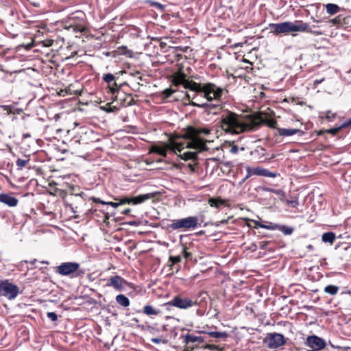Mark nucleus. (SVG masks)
Masks as SVG:
<instances>
[{
	"instance_id": "de8ad7c7",
	"label": "nucleus",
	"mask_w": 351,
	"mask_h": 351,
	"mask_svg": "<svg viewBox=\"0 0 351 351\" xmlns=\"http://www.w3.org/2000/svg\"><path fill=\"white\" fill-rule=\"evenodd\" d=\"M341 126L343 129L345 128H351V117L345 121L342 124Z\"/></svg>"
},
{
	"instance_id": "a211bd4d",
	"label": "nucleus",
	"mask_w": 351,
	"mask_h": 351,
	"mask_svg": "<svg viewBox=\"0 0 351 351\" xmlns=\"http://www.w3.org/2000/svg\"><path fill=\"white\" fill-rule=\"evenodd\" d=\"M178 144L182 145V148L180 147L179 149H180V152H178V156L182 160H184L185 161L187 160H191V161H197L198 159V152H190V151H186L183 152L184 149H186L185 143H178Z\"/></svg>"
},
{
	"instance_id": "39448f33",
	"label": "nucleus",
	"mask_w": 351,
	"mask_h": 351,
	"mask_svg": "<svg viewBox=\"0 0 351 351\" xmlns=\"http://www.w3.org/2000/svg\"><path fill=\"white\" fill-rule=\"evenodd\" d=\"M157 195L158 193L155 192L139 195L136 197L122 196L120 197L114 198V202H105L95 197H92L89 198V199H91L95 203H99L103 205H109L112 208H118L119 206L124 204H139L149 199L155 198Z\"/></svg>"
},
{
	"instance_id": "13d9d810",
	"label": "nucleus",
	"mask_w": 351,
	"mask_h": 351,
	"mask_svg": "<svg viewBox=\"0 0 351 351\" xmlns=\"http://www.w3.org/2000/svg\"><path fill=\"white\" fill-rule=\"evenodd\" d=\"M185 98H186V99H187V100H188L189 104L190 102H191V101H193V100H191V96H190V95H189V94H188L187 93H186V94H185Z\"/></svg>"
},
{
	"instance_id": "6ab92c4d",
	"label": "nucleus",
	"mask_w": 351,
	"mask_h": 351,
	"mask_svg": "<svg viewBox=\"0 0 351 351\" xmlns=\"http://www.w3.org/2000/svg\"><path fill=\"white\" fill-rule=\"evenodd\" d=\"M210 130L208 128H197L191 125L186 127V133L184 135V138H193L195 136H199L201 134H209Z\"/></svg>"
},
{
	"instance_id": "20e7f679",
	"label": "nucleus",
	"mask_w": 351,
	"mask_h": 351,
	"mask_svg": "<svg viewBox=\"0 0 351 351\" xmlns=\"http://www.w3.org/2000/svg\"><path fill=\"white\" fill-rule=\"evenodd\" d=\"M269 28L270 32L275 35H287L293 32H307L317 36L322 34L321 32L313 30L308 23H304L302 21H295L294 23L285 21L279 23H269Z\"/></svg>"
},
{
	"instance_id": "603ef678",
	"label": "nucleus",
	"mask_w": 351,
	"mask_h": 351,
	"mask_svg": "<svg viewBox=\"0 0 351 351\" xmlns=\"http://www.w3.org/2000/svg\"><path fill=\"white\" fill-rule=\"evenodd\" d=\"M263 176L269 177V178H274L276 177V173H274L269 170L267 169V172L263 173Z\"/></svg>"
},
{
	"instance_id": "ddd939ff",
	"label": "nucleus",
	"mask_w": 351,
	"mask_h": 351,
	"mask_svg": "<svg viewBox=\"0 0 351 351\" xmlns=\"http://www.w3.org/2000/svg\"><path fill=\"white\" fill-rule=\"evenodd\" d=\"M169 306L180 309H186L197 304V300H193L181 295H176L167 303Z\"/></svg>"
},
{
	"instance_id": "680f3d73",
	"label": "nucleus",
	"mask_w": 351,
	"mask_h": 351,
	"mask_svg": "<svg viewBox=\"0 0 351 351\" xmlns=\"http://www.w3.org/2000/svg\"><path fill=\"white\" fill-rule=\"evenodd\" d=\"M27 137H30V134H23V138H27Z\"/></svg>"
},
{
	"instance_id": "9b49d317",
	"label": "nucleus",
	"mask_w": 351,
	"mask_h": 351,
	"mask_svg": "<svg viewBox=\"0 0 351 351\" xmlns=\"http://www.w3.org/2000/svg\"><path fill=\"white\" fill-rule=\"evenodd\" d=\"M263 342L269 349H277L286 344L287 339L280 333L270 332L267 334Z\"/></svg>"
},
{
	"instance_id": "1a4fd4ad",
	"label": "nucleus",
	"mask_w": 351,
	"mask_h": 351,
	"mask_svg": "<svg viewBox=\"0 0 351 351\" xmlns=\"http://www.w3.org/2000/svg\"><path fill=\"white\" fill-rule=\"evenodd\" d=\"M199 225L198 218L197 217H188L180 219L173 220L169 225V228L172 230H182L186 231L190 229H194Z\"/></svg>"
},
{
	"instance_id": "864d4df0",
	"label": "nucleus",
	"mask_w": 351,
	"mask_h": 351,
	"mask_svg": "<svg viewBox=\"0 0 351 351\" xmlns=\"http://www.w3.org/2000/svg\"><path fill=\"white\" fill-rule=\"evenodd\" d=\"M130 212H131V209L129 208H127L123 210L122 211H121V213L124 215H130Z\"/></svg>"
},
{
	"instance_id": "3c124183",
	"label": "nucleus",
	"mask_w": 351,
	"mask_h": 351,
	"mask_svg": "<svg viewBox=\"0 0 351 351\" xmlns=\"http://www.w3.org/2000/svg\"><path fill=\"white\" fill-rule=\"evenodd\" d=\"M269 243V241H261L259 243V247L261 249L265 250Z\"/></svg>"
},
{
	"instance_id": "c756f323",
	"label": "nucleus",
	"mask_w": 351,
	"mask_h": 351,
	"mask_svg": "<svg viewBox=\"0 0 351 351\" xmlns=\"http://www.w3.org/2000/svg\"><path fill=\"white\" fill-rule=\"evenodd\" d=\"M336 112L332 110H327L325 112H320L319 117L322 120H326L328 122H332L337 117Z\"/></svg>"
},
{
	"instance_id": "e433bc0d",
	"label": "nucleus",
	"mask_w": 351,
	"mask_h": 351,
	"mask_svg": "<svg viewBox=\"0 0 351 351\" xmlns=\"http://www.w3.org/2000/svg\"><path fill=\"white\" fill-rule=\"evenodd\" d=\"M176 91V90H173V89H172L171 88H166V89H165L164 90L162 91L161 97H162V99H167L170 96H171V95L173 93H175Z\"/></svg>"
},
{
	"instance_id": "4d7b16f0",
	"label": "nucleus",
	"mask_w": 351,
	"mask_h": 351,
	"mask_svg": "<svg viewBox=\"0 0 351 351\" xmlns=\"http://www.w3.org/2000/svg\"><path fill=\"white\" fill-rule=\"evenodd\" d=\"M109 219V215L108 213H104V222H107V221Z\"/></svg>"
},
{
	"instance_id": "2f4dec72",
	"label": "nucleus",
	"mask_w": 351,
	"mask_h": 351,
	"mask_svg": "<svg viewBox=\"0 0 351 351\" xmlns=\"http://www.w3.org/2000/svg\"><path fill=\"white\" fill-rule=\"evenodd\" d=\"M115 300L116 302L121 306L128 307L130 306V300L123 294L117 295Z\"/></svg>"
},
{
	"instance_id": "72a5a7b5",
	"label": "nucleus",
	"mask_w": 351,
	"mask_h": 351,
	"mask_svg": "<svg viewBox=\"0 0 351 351\" xmlns=\"http://www.w3.org/2000/svg\"><path fill=\"white\" fill-rule=\"evenodd\" d=\"M339 290V287L338 286H336V285H327L326 287H324V292L329 294V295H336L338 291Z\"/></svg>"
},
{
	"instance_id": "c9c22d12",
	"label": "nucleus",
	"mask_w": 351,
	"mask_h": 351,
	"mask_svg": "<svg viewBox=\"0 0 351 351\" xmlns=\"http://www.w3.org/2000/svg\"><path fill=\"white\" fill-rule=\"evenodd\" d=\"M186 128H183L182 130V134H171L169 136V142L168 143H170V139L171 138L173 139V142L174 143H177L176 141L178 140V139H180V138H184V135L186 133Z\"/></svg>"
},
{
	"instance_id": "2eb2a0df",
	"label": "nucleus",
	"mask_w": 351,
	"mask_h": 351,
	"mask_svg": "<svg viewBox=\"0 0 351 351\" xmlns=\"http://www.w3.org/2000/svg\"><path fill=\"white\" fill-rule=\"evenodd\" d=\"M184 139L190 140L189 142L185 143L186 148H191L197 150V152L207 150V145L206 141L199 136H195L193 138H184Z\"/></svg>"
},
{
	"instance_id": "69168bd1",
	"label": "nucleus",
	"mask_w": 351,
	"mask_h": 351,
	"mask_svg": "<svg viewBox=\"0 0 351 351\" xmlns=\"http://www.w3.org/2000/svg\"><path fill=\"white\" fill-rule=\"evenodd\" d=\"M202 231H200L199 232L197 233V234H202Z\"/></svg>"
},
{
	"instance_id": "412c9836",
	"label": "nucleus",
	"mask_w": 351,
	"mask_h": 351,
	"mask_svg": "<svg viewBox=\"0 0 351 351\" xmlns=\"http://www.w3.org/2000/svg\"><path fill=\"white\" fill-rule=\"evenodd\" d=\"M186 74L183 73L182 71V69H180L178 71L175 72L171 75V84L173 86H178L180 85H182L183 87L184 86V83H186L187 79H186Z\"/></svg>"
},
{
	"instance_id": "c85d7f7f",
	"label": "nucleus",
	"mask_w": 351,
	"mask_h": 351,
	"mask_svg": "<svg viewBox=\"0 0 351 351\" xmlns=\"http://www.w3.org/2000/svg\"><path fill=\"white\" fill-rule=\"evenodd\" d=\"M142 313L148 316H156L160 313V310L151 305H145L142 310Z\"/></svg>"
},
{
	"instance_id": "9d476101",
	"label": "nucleus",
	"mask_w": 351,
	"mask_h": 351,
	"mask_svg": "<svg viewBox=\"0 0 351 351\" xmlns=\"http://www.w3.org/2000/svg\"><path fill=\"white\" fill-rule=\"evenodd\" d=\"M182 146L178 143H174L173 139L171 138L170 143H162L161 145H152L150 148V152L156 153L162 157H167L168 151H171L173 154H178V152L180 151L179 148H182Z\"/></svg>"
},
{
	"instance_id": "6e6d98bb",
	"label": "nucleus",
	"mask_w": 351,
	"mask_h": 351,
	"mask_svg": "<svg viewBox=\"0 0 351 351\" xmlns=\"http://www.w3.org/2000/svg\"><path fill=\"white\" fill-rule=\"evenodd\" d=\"M151 341L152 343L158 344V343H160L161 342V339H160V338H152L151 339Z\"/></svg>"
},
{
	"instance_id": "5701e85b",
	"label": "nucleus",
	"mask_w": 351,
	"mask_h": 351,
	"mask_svg": "<svg viewBox=\"0 0 351 351\" xmlns=\"http://www.w3.org/2000/svg\"><path fill=\"white\" fill-rule=\"evenodd\" d=\"M260 227L264 228L268 230H278L282 232L285 235H291L294 230V228L292 227L287 226L285 225H279L275 224L274 226H266V225H260Z\"/></svg>"
},
{
	"instance_id": "bb28decb",
	"label": "nucleus",
	"mask_w": 351,
	"mask_h": 351,
	"mask_svg": "<svg viewBox=\"0 0 351 351\" xmlns=\"http://www.w3.org/2000/svg\"><path fill=\"white\" fill-rule=\"evenodd\" d=\"M343 128H342L341 125L333 128L328 129V130H321L317 132L318 136H322L325 133L330 134L332 135L333 136H337Z\"/></svg>"
},
{
	"instance_id": "5fc2aeb1",
	"label": "nucleus",
	"mask_w": 351,
	"mask_h": 351,
	"mask_svg": "<svg viewBox=\"0 0 351 351\" xmlns=\"http://www.w3.org/2000/svg\"><path fill=\"white\" fill-rule=\"evenodd\" d=\"M324 80V78H322L320 80H315L313 82V85L315 87H317L318 84H321Z\"/></svg>"
},
{
	"instance_id": "052dcab7",
	"label": "nucleus",
	"mask_w": 351,
	"mask_h": 351,
	"mask_svg": "<svg viewBox=\"0 0 351 351\" xmlns=\"http://www.w3.org/2000/svg\"><path fill=\"white\" fill-rule=\"evenodd\" d=\"M36 259H33L32 261H30L29 263L32 265H34L36 263Z\"/></svg>"
},
{
	"instance_id": "c03bdc74",
	"label": "nucleus",
	"mask_w": 351,
	"mask_h": 351,
	"mask_svg": "<svg viewBox=\"0 0 351 351\" xmlns=\"http://www.w3.org/2000/svg\"><path fill=\"white\" fill-rule=\"evenodd\" d=\"M345 19V18L342 16V15H339L337 16H336L335 18H334L332 21L334 24H341L342 23V21Z\"/></svg>"
},
{
	"instance_id": "f704fd0d",
	"label": "nucleus",
	"mask_w": 351,
	"mask_h": 351,
	"mask_svg": "<svg viewBox=\"0 0 351 351\" xmlns=\"http://www.w3.org/2000/svg\"><path fill=\"white\" fill-rule=\"evenodd\" d=\"M210 337L217 339H226L228 337V334L226 332H217L213 331L208 332Z\"/></svg>"
},
{
	"instance_id": "473e14b6",
	"label": "nucleus",
	"mask_w": 351,
	"mask_h": 351,
	"mask_svg": "<svg viewBox=\"0 0 351 351\" xmlns=\"http://www.w3.org/2000/svg\"><path fill=\"white\" fill-rule=\"evenodd\" d=\"M326 12L330 15L338 13L340 11V8L337 4L328 3L324 5Z\"/></svg>"
},
{
	"instance_id": "0eeeda50",
	"label": "nucleus",
	"mask_w": 351,
	"mask_h": 351,
	"mask_svg": "<svg viewBox=\"0 0 351 351\" xmlns=\"http://www.w3.org/2000/svg\"><path fill=\"white\" fill-rule=\"evenodd\" d=\"M56 273L64 276H69L71 278H81L84 274V269L80 268V265L75 262H64L55 267Z\"/></svg>"
},
{
	"instance_id": "bf43d9fd",
	"label": "nucleus",
	"mask_w": 351,
	"mask_h": 351,
	"mask_svg": "<svg viewBox=\"0 0 351 351\" xmlns=\"http://www.w3.org/2000/svg\"><path fill=\"white\" fill-rule=\"evenodd\" d=\"M57 45H58V44L53 45V47H52V49L51 50L52 51H58L59 48L57 47Z\"/></svg>"
},
{
	"instance_id": "423d86ee",
	"label": "nucleus",
	"mask_w": 351,
	"mask_h": 351,
	"mask_svg": "<svg viewBox=\"0 0 351 351\" xmlns=\"http://www.w3.org/2000/svg\"><path fill=\"white\" fill-rule=\"evenodd\" d=\"M62 27L64 29L72 31L74 33L87 32L88 29L85 13L81 10L72 13L64 19Z\"/></svg>"
},
{
	"instance_id": "a18cd8bd",
	"label": "nucleus",
	"mask_w": 351,
	"mask_h": 351,
	"mask_svg": "<svg viewBox=\"0 0 351 351\" xmlns=\"http://www.w3.org/2000/svg\"><path fill=\"white\" fill-rule=\"evenodd\" d=\"M267 172V169L262 168H255L253 169V173L258 176H263Z\"/></svg>"
},
{
	"instance_id": "dca6fc26",
	"label": "nucleus",
	"mask_w": 351,
	"mask_h": 351,
	"mask_svg": "<svg viewBox=\"0 0 351 351\" xmlns=\"http://www.w3.org/2000/svg\"><path fill=\"white\" fill-rule=\"evenodd\" d=\"M189 105L204 109L208 114H218L221 112L223 108L221 104H213L209 103L199 104L194 101H191L189 103Z\"/></svg>"
},
{
	"instance_id": "f3484780",
	"label": "nucleus",
	"mask_w": 351,
	"mask_h": 351,
	"mask_svg": "<svg viewBox=\"0 0 351 351\" xmlns=\"http://www.w3.org/2000/svg\"><path fill=\"white\" fill-rule=\"evenodd\" d=\"M305 345L312 349L322 350L326 347V343L322 338L313 335L306 338Z\"/></svg>"
},
{
	"instance_id": "79ce46f5",
	"label": "nucleus",
	"mask_w": 351,
	"mask_h": 351,
	"mask_svg": "<svg viewBox=\"0 0 351 351\" xmlns=\"http://www.w3.org/2000/svg\"><path fill=\"white\" fill-rule=\"evenodd\" d=\"M180 261H181L180 256H170L169 258V263H170L171 266L177 264V263H180Z\"/></svg>"
},
{
	"instance_id": "f03ea898",
	"label": "nucleus",
	"mask_w": 351,
	"mask_h": 351,
	"mask_svg": "<svg viewBox=\"0 0 351 351\" xmlns=\"http://www.w3.org/2000/svg\"><path fill=\"white\" fill-rule=\"evenodd\" d=\"M56 192L62 197L66 206L69 207L74 214L73 218L78 219L88 215L92 210L87 204L86 195L84 193L69 194L61 189H56Z\"/></svg>"
},
{
	"instance_id": "09e8293b",
	"label": "nucleus",
	"mask_w": 351,
	"mask_h": 351,
	"mask_svg": "<svg viewBox=\"0 0 351 351\" xmlns=\"http://www.w3.org/2000/svg\"><path fill=\"white\" fill-rule=\"evenodd\" d=\"M193 163H189L188 165L189 168L193 171H195V167L197 165L198 162L197 161H192Z\"/></svg>"
},
{
	"instance_id": "49530a36",
	"label": "nucleus",
	"mask_w": 351,
	"mask_h": 351,
	"mask_svg": "<svg viewBox=\"0 0 351 351\" xmlns=\"http://www.w3.org/2000/svg\"><path fill=\"white\" fill-rule=\"evenodd\" d=\"M47 317L53 322H56L58 319V315L54 312H48L47 314Z\"/></svg>"
},
{
	"instance_id": "aec40b11",
	"label": "nucleus",
	"mask_w": 351,
	"mask_h": 351,
	"mask_svg": "<svg viewBox=\"0 0 351 351\" xmlns=\"http://www.w3.org/2000/svg\"><path fill=\"white\" fill-rule=\"evenodd\" d=\"M126 281L120 276H111L106 283V286L112 287L116 290L121 291L124 288Z\"/></svg>"
},
{
	"instance_id": "f257e3e1",
	"label": "nucleus",
	"mask_w": 351,
	"mask_h": 351,
	"mask_svg": "<svg viewBox=\"0 0 351 351\" xmlns=\"http://www.w3.org/2000/svg\"><path fill=\"white\" fill-rule=\"evenodd\" d=\"M264 122L261 114H250L245 117L226 110L221 115L220 127L226 132L240 134L258 129Z\"/></svg>"
},
{
	"instance_id": "7c9ffc66",
	"label": "nucleus",
	"mask_w": 351,
	"mask_h": 351,
	"mask_svg": "<svg viewBox=\"0 0 351 351\" xmlns=\"http://www.w3.org/2000/svg\"><path fill=\"white\" fill-rule=\"evenodd\" d=\"M336 239L335 234L333 232H327L322 234V240L324 243H328L332 245Z\"/></svg>"
},
{
	"instance_id": "37998d69",
	"label": "nucleus",
	"mask_w": 351,
	"mask_h": 351,
	"mask_svg": "<svg viewBox=\"0 0 351 351\" xmlns=\"http://www.w3.org/2000/svg\"><path fill=\"white\" fill-rule=\"evenodd\" d=\"M183 256L186 260H191L192 259V252L189 251V248L186 246H184L183 247Z\"/></svg>"
},
{
	"instance_id": "ea45409f",
	"label": "nucleus",
	"mask_w": 351,
	"mask_h": 351,
	"mask_svg": "<svg viewBox=\"0 0 351 351\" xmlns=\"http://www.w3.org/2000/svg\"><path fill=\"white\" fill-rule=\"evenodd\" d=\"M44 47H53V45L58 44V40H54L53 39H46L41 42Z\"/></svg>"
},
{
	"instance_id": "4468645a",
	"label": "nucleus",
	"mask_w": 351,
	"mask_h": 351,
	"mask_svg": "<svg viewBox=\"0 0 351 351\" xmlns=\"http://www.w3.org/2000/svg\"><path fill=\"white\" fill-rule=\"evenodd\" d=\"M120 73V72L116 73L115 75L112 73H106L104 74L102 77V80L108 84L110 92L112 95L118 93L123 84V83L118 82Z\"/></svg>"
},
{
	"instance_id": "4be33fe9",
	"label": "nucleus",
	"mask_w": 351,
	"mask_h": 351,
	"mask_svg": "<svg viewBox=\"0 0 351 351\" xmlns=\"http://www.w3.org/2000/svg\"><path fill=\"white\" fill-rule=\"evenodd\" d=\"M0 202L10 207H14L18 204L19 200L12 193H0Z\"/></svg>"
},
{
	"instance_id": "cd10ccee",
	"label": "nucleus",
	"mask_w": 351,
	"mask_h": 351,
	"mask_svg": "<svg viewBox=\"0 0 351 351\" xmlns=\"http://www.w3.org/2000/svg\"><path fill=\"white\" fill-rule=\"evenodd\" d=\"M29 155H25L22 158H18L16 160V165L18 170H22L29 164Z\"/></svg>"
},
{
	"instance_id": "58836bf2",
	"label": "nucleus",
	"mask_w": 351,
	"mask_h": 351,
	"mask_svg": "<svg viewBox=\"0 0 351 351\" xmlns=\"http://www.w3.org/2000/svg\"><path fill=\"white\" fill-rule=\"evenodd\" d=\"M284 202L287 206L294 208H297L299 205L298 198L297 197H295L292 200L285 199Z\"/></svg>"
},
{
	"instance_id": "8fccbe9b",
	"label": "nucleus",
	"mask_w": 351,
	"mask_h": 351,
	"mask_svg": "<svg viewBox=\"0 0 351 351\" xmlns=\"http://www.w3.org/2000/svg\"><path fill=\"white\" fill-rule=\"evenodd\" d=\"M128 97L130 99L129 101H128L127 103V106H132V105H134L136 104V101L135 100L132 98V95H129L128 96Z\"/></svg>"
},
{
	"instance_id": "a19ab883",
	"label": "nucleus",
	"mask_w": 351,
	"mask_h": 351,
	"mask_svg": "<svg viewBox=\"0 0 351 351\" xmlns=\"http://www.w3.org/2000/svg\"><path fill=\"white\" fill-rule=\"evenodd\" d=\"M265 123H266L267 125H268L271 128L276 129V130H277V128H279L278 127V123H277L276 120L274 119H267L265 121Z\"/></svg>"
},
{
	"instance_id": "e2e57ef3",
	"label": "nucleus",
	"mask_w": 351,
	"mask_h": 351,
	"mask_svg": "<svg viewBox=\"0 0 351 351\" xmlns=\"http://www.w3.org/2000/svg\"><path fill=\"white\" fill-rule=\"evenodd\" d=\"M214 346H213V345H207V346H206V348H209V349H211V348H212L213 347H214Z\"/></svg>"
},
{
	"instance_id": "f8f14e48",
	"label": "nucleus",
	"mask_w": 351,
	"mask_h": 351,
	"mask_svg": "<svg viewBox=\"0 0 351 351\" xmlns=\"http://www.w3.org/2000/svg\"><path fill=\"white\" fill-rule=\"evenodd\" d=\"M19 293V287L8 280L0 282V296H4L9 300L15 298Z\"/></svg>"
},
{
	"instance_id": "393cba45",
	"label": "nucleus",
	"mask_w": 351,
	"mask_h": 351,
	"mask_svg": "<svg viewBox=\"0 0 351 351\" xmlns=\"http://www.w3.org/2000/svg\"><path fill=\"white\" fill-rule=\"evenodd\" d=\"M277 131L280 136H293L296 134L303 133L300 129L277 128Z\"/></svg>"
},
{
	"instance_id": "4c0bfd02",
	"label": "nucleus",
	"mask_w": 351,
	"mask_h": 351,
	"mask_svg": "<svg viewBox=\"0 0 351 351\" xmlns=\"http://www.w3.org/2000/svg\"><path fill=\"white\" fill-rule=\"evenodd\" d=\"M267 192L273 193L282 197H285V192L282 189H274L271 188H267L265 189Z\"/></svg>"
},
{
	"instance_id": "b1692460",
	"label": "nucleus",
	"mask_w": 351,
	"mask_h": 351,
	"mask_svg": "<svg viewBox=\"0 0 351 351\" xmlns=\"http://www.w3.org/2000/svg\"><path fill=\"white\" fill-rule=\"evenodd\" d=\"M182 337L184 339V343L187 346L190 343L197 342L198 344L204 342V339L200 336H195L192 334L187 333L185 335H182Z\"/></svg>"
},
{
	"instance_id": "a878e982",
	"label": "nucleus",
	"mask_w": 351,
	"mask_h": 351,
	"mask_svg": "<svg viewBox=\"0 0 351 351\" xmlns=\"http://www.w3.org/2000/svg\"><path fill=\"white\" fill-rule=\"evenodd\" d=\"M208 203L211 207L219 209L221 206H225L226 200L221 199L219 197H210L208 200Z\"/></svg>"
},
{
	"instance_id": "0e129e2a",
	"label": "nucleus",
	"mask_w": 351,
	"mask_h": 351,
	"mask_svg": "<svg viewBox=\"0 0 351 351\" xmlns=\"http://www.w3.org/2000/svg\"><path fill=\"white\" fill-rule=\"evenodd\" d=\"M232 151L234 152H236L237 151V147H234L232 148Z\"/></svg>"
},
{
	"instance_id": "7ed1b4c3",
	"label": "nucleus",
	"mask_w": 351,
	"mask_h": 351,
	"mask_svg": "<svg viewBox=\"0 0 351 351\" xmlns=\"http://www.w3.org/2000/svg\"><path fill=\"white\" fill-rule=\"evenodd\" d=\"M184 88L195 91V93H204V97H205L208 101H212L213 100L220 101L223 93H228L226 88L219 87L213 83L208 82L202 84L188 79L186 83H184Z\"/></svg>"
},
{
	"instance_id": "6e6552de",
	"label": "nucleus",
	"mask_w": 351,
	"mask_h": 351,
	"mask_svg": "<svg viewBox=\"0 0 351 351\" xmlns=\"http://www.w3.org/2000/svg\"><path fill=\"white\" fill-rule=\"evenodd\" d=\"M88 129L84 127L77 128L74 127L73 129L64 130L62 129H59L57 132H65L64 140V143L67 142V143H70L71 145H75L77 143H86L84 138L82 136V134H86L88 132Z\"/></svg>"
}]
</instances>
